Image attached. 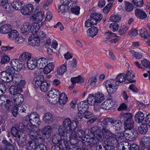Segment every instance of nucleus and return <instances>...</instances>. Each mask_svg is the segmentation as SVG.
<instances>
[{"mask_svg": "<svg viewBox=\"0 0 150 150\" xmlns=\"http://www.w3.org/2000/svg\"><path fill=\"white\" fill-rule=\"evenodd\" d=\"M30 118L31 127L32 125L36 127L39 126L40 123V118L36 112L31 113L30 115Z\"/></svg>", "mask_w": 150, "mask_h": 150, "instance_id": "nucleus-13", "label": "nucleus"}, {"mask_svg": "<svg viewBox=\"0 0 150 150\" xmlns=\"http://www.w3.org/2000/svg\"><path fill=\"white\" fill-rule=\"evenodd\" d=\"M28 135L32 141L36 142L39 144H41L42 143L43 139L38 132L34 130L30 131L28 133Z\"/></svg>", "mask_w": 150, "mask_h": 150, "instance_id": "nucleus-3", "label": "nucleus"}, {"mask_svg": "<svg viewBox=\"0 0 150 150\" xmlns=\"http://www.w3.org/2000/svg\"><path fill=\"white\" fill-rule=\"evenodd\" d=\"M60 93L59 91L57 89H52L48 93V100L51 104H54L57 102V96Z\"/></svg>", "mask_w": 150, "mask_h": 150, "instance_id": "nucleus-5", "label": "nucleus"}, {"mask_svg": "<svg viewBox=\"0 0 150 150\" xmlns=\"http://www.w3.org/2000/svg\"><path fill=\"white\" fill-rule=\"evenodd\" d=\"M105 121L109 126L111 125L116 131L120 130L122 126V123L118 120H113L111 118H107L105 119Z\"/></svg>", "mask_w": 150, "mask_h": 150, "instance_id": "nucleus-2", "label": "nucleus"}, {"mask_svg": "<svg viewBox=\"0 0 150 150\" xmlns=\"http://www.w3.org/2000/svg\"><path fill=\"white\" fill-rule=\"evenodd\" d=\"M34 9L33 5L29 4L24 6L21 10V12L24 15H30Z\"/></svg>", "mask_w": 150, "mask_h": 150, "instance_id": "nucleus-14", "label": "nucleus"}, {"mask_svg": "<svg viewBox=\"0 0 150 150\" xmlns=\"http://www.w3.org/2000/svg\"><path fill=\"white\" fill-rule=\"evenodd\" d=\"M101 141H102V137L97 136L96 137L94 136H93L89 139L88 142H85L84 144L86 145L89 143V145L93 147L96 146L99 144V142H100Z\"/></svg>", "mask_w": 150, "mask_h": 150, "instance_id": "nucleus-10", "label": "nucleus"}, {"mask_svg": "<svg viewBox=\"0 0 150 150\" xmlns=\"http://www.w3.org/2000/svg\"><path fill=\"white\" fill-rule=\"evenodd\" d=\"M44 82V77L42 76L39 75L34 79L33 83L37 87L40 86Z\"/></svg>", "mask_w": 150, "mask_h": 150, "instance_id": "nucleus-27", "label": "nucleus"}, {"mask_svg": "<svg viewBox=\"0 0 150 150\" xmlns=\"http://www.w3.org/2000/svg\"><path fill=\"white\" fill-rule=\"evenodd\" d=\"M67 63L65 62L62 65L58 67L57 69V74L61 75L67 71Z\"/></svg>", "mask_w": 150, "mask_h": 150, "instance_id": "nucleus-41", "label": "nucleus"}, {"mask_svg": "<svg viewBox=\"0 0 150 150\" xmlns=\"http://www.w3.org/2000/svg\"><path fill=\"white\" fill-rule=\"evenodd\" d=\"M125 75L124 73H121L117 76L116 79V81L120 83L125 82L126 78Z\"/></svg>", "mask_w": 150, "mask_h": 150, "instance_id": "nucleus-54", "label": "nucleus"}, {"mask_svg": "<svg viewBox=\"0 0 150 150\" xmlns=\"http://www.w3.org/2000/svg\"><path fill=\"white\" fill-rule=\"evenodd\" d=\"M14 68L11 66H7L5 68V72L9 75H11L12 76H13L15 73V69Z\"/></svg>", "mask_w": 150, "mask_h": 150, "instance_id": "nucleus-58", "label": "nucleus"}, {"mask_svg": "<svg viewBox=\"0 0 150 150\" xmlns=\"http://www.w3.org/2000/svg\"><path fill=\"white\" fill-rule=\"evenodd\" d=\"M39 25V24L37 23H33L32 25L30 24L31 28H30V31L33 34V35H35L36 37H38L39 36L38 33L40 28Z\"/></svg>", "mask_w": 150, "mask_h": 150, "instance_id": "nucleus-20", "label": "nucleus"}, {"mask_svg": "<svg viewBox=\"0 0 150 150\" xmlns=\"http://www.w3.org/2000/svg\"><path fill=\"white\" fill-rule=\"evenodd\" d=\"M96 102L97 103H100L104 100V96L100 92H97L96 93L95 97Z\"/></svg>", "mask_w": 150, "mask_h": 150, "instance_id": "nucleus-53", "label": "nucleus"}, {"mask_svg": "<svg viewBox=\"0 0 150 150\" xmlns=\"http://www.w3.org/2000/svg\"><path fill=\"white\" fill-rule=\"evenodd\" d=\"M133 117L132 114L130 112L121 113L119 116V118L121 119H123L124 121L133 120Z\"/></svg>", "mask_w": 150, "mask_h": 150, "instance_id": "nucleus-37", "label": "nucleus"}, {"mask_svg": "<svg viewBox=\"0 0 150 150\" xmlns=\"http://www.w3.org/2000/svg\"><path fill=\"white\" fill-rule=\"evenodd\" d=\"M121 133L123 134V137L124 136L125 139L131 141L134 140L137 137V132L134 131L126 130L123 134L122 132Z\"/></svg>", "mask_w": 150, "mask_h": 150, "instance_id": "nucleus-11", "label": "nucleus"}, {"mask_svg": "<svg viewBox=\"0 0 150 150\" xmlns=\"http://www.w3.org/2000/svg\"><path fill=\"white\" fill-rule=\"evenodd\" d=\"M92 19L91 18L87 20L85 23V26L86 27H88L92 25H96V23L95 21H93Z\"/></svg>", "mask_w": 150, "mask_h": 150, "instance_id": "nucleus-64", "label": "nucleus"}, {"mask_svg": "<svg viewBox=\"0 0 150 150\" xmlns=\"http://www.w3.org/2000/svg\"><path fill=\"white\" fill-rule=\"evenodd\" d=\"M28 68L31 70L35 69L37 66V60L33 57L26 62Z\"/></svg>", "mask_w": 150, "mask_h": 150, "instance_id": "nucleus-17", "label": "nucleus"}, {"mask_svg": "<svg viewBox=\"0 0 150 150\" xmlns=\"http://www.w3.org/2000/svg\"><path fill=\"white\" fill-rule=\"evenodd\" d=\"M25 105L17 107L16 106H14L13 109L12 113L13 115L16 117L18 115V111L20 112H25L26 109L24 107Z\"/></svg>", "mask_w": 150, "mask_h": 150, "instance_id": "nucleus-25", "label": "nucleus"}, {"mask_svg": "<svg viewBox=\"0 0 150 150\" xmlns=\"http://www.w3.org/2000/svg\"><path fill=\"white\" fill-rule=\"evenodd\" d=\"M12 100L16 105H18L23 102L24 100L23 96L21 93H18L17 95L11 96Z\"/></svg>", "mask_w": 150, "mask_h": 150, "instance_id": "nucleus-15", "label": "nucleus"}, {"mask_svg": "<svg viewBox=\"0 0 150 150\" xmlns=\"http://www.w3.org/2000/svg\"><path fill=\"white\" fill-rule=\"evenodd\" d=\"M30 24L28 23H26L23 24L21 28V33L26 35L30 30Z\"/></svg>", "mask_w": 150, "mask_h": 150, "instance_id": "nucleus-38", "label": "nucleus"}, {"mask_svg": "<svg viewBox=\"0 0 150 150\" xmlns=\"http://www.w3.org/2000/svg\"><path fill=\"white\" fill-rule=\"evenodd\" d=\"M121 139H115L114 140L108 142L107 140L104 141L102 145L106 150H115V146H116L118 144L119 141Z\"/></svg>", "mask_w": 150, "mask_h": 150, "instance_id": "nucleus-6", "label": "nucleus"}, {"mask_svg": "<svg viewBox=\"0 0 150 150\" xmlns=\"http://www.w3.org/2000/svg\"><path fill=\"white\" fill-rule=\"evenodd\" d=\"M35 16H35L31 17L30 18V19L33 20V21H36L38 22H41L44 17V12L41 11L37 12Z\"/></svg>", "mask_w": 150, "mask_h": 150, "instance_id": "nucleus-30", "label": "nucleus"}, {"mask_svg": "<svg viewBox=\"0 0 150 150\" xmlns=\"http://www.w3.org/2000/svg\"><path fill=\"white\" fill-rule=\"evenodd\" d=\"M71 81L73 84L76 83H82L83 82V78L81 76L71 78Z\"/></svg>", "mask_w": 150, "mask_h": 150, "instance_id": "nucleus-56", "label": "nucleus"}, {"mask_svg": "<svg viewBox=\"0 0 150 150\" xmlns=\"http://www.w3.org/2000/svg\"><path fill=\"white\" fill-rule=\"evenodd\" d=\"M31 120L29 116H27L24 117L23 120V123L27 129H30L31 128Z\"/></svg>", "mask_w": 150, "mask_h": 150, "instance_id": "nucleus-40", "label": "nucleus"}, {"mask_svg": "<svg viewBox=\"0 0 150 150\" xmlns=\"http://www.w3.org/2000/svg\"><path fill=\"white\" fill-rule=\"evenodd\" d=\"M130 52L132 54L133 56L136 59H140L142 57V55L141 53L135 52L134 50H131Z\"/></svg>", "mask_w": 150, "mask_h": 150, "instance_id": "nucleus-63", "label": "nucleus"}, {"mask_svg": "<svg viewBox=\"0 0 150 150\" xmlns=\"http://www.w3.org/2000/svg\"><path fill=\"white\" fill-rule=\"evenodd\" d=\"M23 5V2L22 1L19 2L17 1H14L13 5V8H15L16 10H21Z\"/></svg>", "mask_w": 150, "mask_h": 150, "instance_id": "nucleus-49", "label": "nucleus"}, {"mask_svg": "<svg viewBox=\"0 0 150 150\" xmlns=\"http://www.w3.org/2000/svg\"><path fill=\"white\" fill-rule=\"evenodd\" d=\"M134 122L133 120L124 121V129L127 130H131L134 127Z\"/></svg>", "mask_w": 150, "mask_h": 150, "instance_id": "nucleus-36", "label": "nucleus"}, {"mask_svg": "<svg viewBox=\"0 0 150 150\" xmlns=\"http://www.w3.org/2000/svg\"><path fill=\"white\" fill-rule=\"evenodd\" d=\"M21 88L16 86H11L10 88V92L12 96L17 95L18 93H20V92L22 91Z\"/></svg>", "mask_w": 150, "mask_h": 150, "instance_id": "nucleus-39", "label": "nucleus"}, {"mask_svg": "<svg viewBox=\"0 0 150 150\" xmlns=\"http://www.w3.org/2000/svg\"><path fill=\"white\" fill-rule=\"evenodd\" d=\"M63 138H62L61 140H59V143L60 145L62 146L64 145L67 149L68 150L70 146L68 145V142L69 140L67 139V137H63Z\"/></svg>", "mask_w": 150, "mask_h": 150, "instance_id": "nucleus-55", "label": "nucleus"}, {"mask_svg": "<svg viewBox=\"0 0 150 150\" xmlns=\"http://www.w3.org/2000/svg\"><path fill=\"white\" fill-rule=\"evenodd\" d=\"M138 129L139 132L142 134H145L148 131V127L144 123H142Z\"/></svg>", "mask_w": 150, "mask_h": 150, "instance_id": "nucleus-47", "label": "nucleus"}, {"mask_svg": "<svg viewBox=\"0 0 150 150\" xmlns=\"http://www.w3.org/2000/svg\"><path fill=\"white\" fill-rule=\"evenodd\" d=\"M63 126L67 130L69 129L70 131H74L77 127V123L74 120L71 121V119L69 117L65 118L63 122Z\"/></svg>", "mask_w": 150, "mask_h": 150, "instance_id": "nucleus-7", "label": "nucleus"}, {"mask_svg": "<svg viewBox=\"0 0 150 150\" xmlns=\"http://www.w3.org/2000/svg\"><path fill=\"white\" fill-rule=\"evenodd\" d=\"M37 144L34 141H29L26 144V149L27 150H35L37 148Z\"/></svg>", "mask_w": 150, "mask_h": 150, "instance_id": "nucleus-28", "label": "nucleus"}, {"mask_svg": "<svg viewBox=\"0 0 150 150\" xmlns=\"http://www.w3.org/2000/svg\"><path fill=\"white\" fill-rule=\"evenodd\" d=\"M37 60V64L40 69H42L48 64L47 59L44 57L39 58Z\"/></svg>", "mask_w": 150, "mask_h": 150, "instance_id": "nucleus-24", "label": "nucleus"}, {"mask_svg": "<svg viewBox=\"0 0 150 150\" xmlns=\"http://www.w3.org/2000/svg\"><path fill=\"white\" fill-rule=\"evenodd\" d=\"M12 76L11 75H9L4 71L1 73L0 79L2 82H12Z\"/></svg>", "mask_w": 150, "mask_h": 150, "instance_id": "nucleus-18", "label": "nucleus"}, {"mask_svg": "<svg viewBox=\"0 0 150 150\" xmlns=\"http://www.w3.org/2000/svg\"><path fill=\"white\" fill-rule=\"evenodd\" d=\"M93 21H95L96 24L99 22L103 18V16L100 13H92L90 16Z\"/></svg>", "mask_w": 150, "mask_h": 150, "instance_id": "nucleus-32", "label": "nucleus"}, {"mask_svg": "<svg viewBox=\"0 0 150 150\" xmlns=\"http://www.w3.org/2000/svg\"><path fill=\"white\" fill-rule=\"evenodd\" d=\"M67 139L69 141L74 140L77 139L76 134L75 132L74 131H71L68 132L67 136Z\"/></svg>", "mask_w": 150, "mask_h": 150, "instance_id": "nucleus-50", "label": "nucleus"}, {"mask_svg": "<svg viewBox=\"0 0 150 150\" xmlns=\"http://www.w3.org/2000/svg\"><path fill=\"white\" fill-rule=\"evenodd\" d=\"M115 80L110 79L107 81L105 83L106 88L117 86Z\"/></svg>", "mask_w": 150, "mask_h": 150, "instance_id": "nucleus-59", "label": "nucleus"}, {"mask_svg": "<svg viewBox=\"0 0 150 150\" xmlns=\"http://www.w3.org/2000/svg\"><path fill=\"white\" fill-rule=\"evenodd\" d=\"M10 25L8 24H4L0 28V33L5 34H8L11 30Z\"/></svg>", "mask_w": 150, "mask_h": 150, "instance_id": "nucleus-26", "label": "nucleus"}, {"mask_svg": "<svg viewBox=\"0 0 150 150\" xmlns=\"http://www.w3.org/2000/svg\"><path fill=\"white\" fill-rule=\"evenodd\" d=\"M88 103L86 100L82 101L78 103L77 105L78 110L83 112L86 111L88 108Z\"/></svg>", "mask_w": 150, "mask_h": 150, "instance_id": "nucleus-21", "label": "nucleus"}, {"mask_svg": "<svg viewBox=\"0 0 150 150\" xmlns=\"http://www.w3.org/2000/svg\"><path fill=\"white\" fill-rule=\"evenodd\" d=\"M135 14L138 18L141 19H144L147 17L145 12L139 8H137L135 10Z\"/></svg>", "mask_w": 150, "mask_h": 150, "instance_id": "nucleus-19", "label": "nucleus"}, {"mask_svg": "<svg viewBox=\"0 0 150 150\" xmlns=\"http://www.w3.org/2000/svg\"><path fill=\"white\" fill-rule=\"evenodd\" d=\"M54 65L52 62L49 63L45 67L43 68V72L45 74H48L53 69Z\"/></svg>", "mask_w": 150, "mask_h": 150, "instance_id": "nucleus-35", "label": "nucleus"}, {"mask_svg": "<svg viewBox=\"0 0 150 150\" xmlns=\"http://www.w3.org/2000/svg\"><path fill=\"white\" fill-rule=\"evenodd\" d=\"M33 36L34 37H32L31 40H29V43L33 46H38L40 42L39 38L35 37V35Z\"/></svg>", "mask_w": 150, "mask_h": 150, "instance_id": "nucleus-44", "label": "nucleus"}, {"mask_svg": "<svg viewBox=\"0 0 150 150\" xmlns=\"http://www.w3.org/2000/svg\"><path fill=\"white\" fill-rule=\"evenodd\" d=\"M98 28L93 26L89 28L87 31V36L88 37L93 38L96 36L98 32Z\"/></svg>", "mask_w": 150, "mask_h": 150, "instance_id": "nucleus-16", "label": "nucleus"}, {"mask_svg": "<svg viewBox=\"0 0 150 150\" xmlns=\"http://www.w3.org/2000/svg\"><path fill=\"white\" fill-rule=\"evenodd\" d=\"M97 81V79L96 78L93 76L89 79L88 82L91 87H93L96 86Z\"/></svg>", "mask_w": 150, "mask_h": 150, "instance_id": "nucleus-60", "label": "nucleus"}, {"mask_svg": "<svg viewBox=\"0 0 150 150\" xmlns=\"http://www.w3.org/2000/svg\"><path fill=\"white\" fill-rule=\"evenodd\" d=\"M113 103L111 100L109 99L103 102L101 105L102 109L109 110L112 108Z\"/></svg>", "mask_w": 150, "mask_h": 150, "instance_id": "nucleus-23", "label": "nucleus"}, {"mask_svg": "<svg viewBox=\"0 0 150 150\" xmlns=\"http://www.w3.org/2000/svg\"><path fill=\"white\" fill-rule=\"evenodd\" d=\"M125 8L126 10L127 11H131L133 9V6L130 2L125 1Z\"/></svg>", "mask_w": 150, "mask_h": 150, "instance_id": "nucleus-61", "label": "nucleus"}, {"mask_svg": "<svg viewBox=\"0 0 150 150\" xmlns=\"http://www.w3.org/2000/svg\"><path fill=\"white\" fill-rule=\"evenodd\" d=\"M87 102L90 105H95V104L97 103L96 102V100L93 95L92 94L89 95L87 99Z\"/></svg>", "mask_w": 150, "mask_h": 150, "instance_id": "nucleus-52", "label": "nucleus"}, {"mask_svg": "<svg viewBox=\"0 0 150 150\" xmlns=\"http://www.w3.org/2000/svg\"><path fill=\"white\" fill-rule=\"evenodd\" d=\"M103 127L100 126L101 129V132L102 134V141L103 139H106L104 141L107 140L108 141H111L115 139H122L123 138V134L120 132L116 133L114 134L109 130L110 127L105 122Z\"/></svg>", "mask_w": 150, "mask_h": 150, "instance_id": "nucleus-1", "label": "nucleus"}, {"mask_svg": "<svg viewBox=\"0 0 150 150\" xmlns=\"http://www.w3.org/2000/svg\"><path fill=\"white\" fill-rule=\"evenodd\" d=\"M126 79L131 83H134L135 82L136 80H133L134 77V74L131 70H128L126 72Z\"/></svg>", "mask_w": 150, "mask_h": 150, "instance_id": "nucleus-34", "label": "nucleus"}, {"mask_svg": "<svg viewBox=\"0 0 150 150\" xmlns=\"http://www.w3.org/2000/svg\"><path fill=\"white\" fill-rule=\"evenodd\" d=\"M18 36L19 33L16 30H11L8 34V38L13 40L16 39Z\"/></svg>", "mask_w": 150, "mask_h": 150, "instance_id": "nucleus-42", "label": "nucleus"}, {"mask_svg": "<svg viewBox=\"0 0 150 150\" xmlns=\"http://www.w3.org/2000/svg\"><path fill=\"white\" fill-rule=\"evenodd\" d=\"M144 114L141 112H137L134 116L135 121L138 123L142 122L144 119Z\"/></svg>", "mask_w": 150, "mask_h": 150, "instance_id": "nucleus-29", "label": "nucleus"}, {"mask_svg": "<svg viewBox=\"0 0 150 150\" xmlns=\"http://www.w3.org/2000/svg\"><path fill=\"white\" fill-rule=\"evenodd\" d=\"M105 119L103 120L99 123L98 124V126H93L91 129V132L93 134V136H94L95 137H96L97 136H99L102 137L100 132H101V129L100 126L103 127V125L105 123Z\"/></svg>", "mask_w": 150, "mask_h": 150, "instance_id": "nucleus-9", "label": "nucleus"}, {"mask_svg": "<svg viewBox=\"0 0 150 150\" xmlns=\"http://www.w3.org/2000/svg\"><path fill=\"white\" fill-rule=\"evenodd\" d=\"M76 4V1H73L72 2V5H70V6L71 7H73V6H75L71 8V10L72 13L74 14L78 15L79 13L80 8L78 6H75Z\"/></svg>", "mask_w": 150, "mask_h": 150, "instance_id": "nucleus-45", "label": "nucleus"}, {"mask_svg": "<svg viewBox=\"0 0 150 150\" xmlns=\"http://www.w3.org/2000/svg\"><path fill=\"white\" fill-rule=\"evenodd\" d=\"M11 133L13 137L19 139L17 141L18 145L20 146L21 144H23L25 141L26 139L22 136L23 133L21 132H18L16 127H13L11 130Z\"/></svg>", "mask_w": 150, "mask_h": 150, "instance_id": "nucleus-4", "label": "nucleus"}, {"mask_svg": "<svg viewBox=\"0 0 150 150\" xmlns=\"http://www.w3.org/2000/svg\"><path fill=\"white\" fill-rule=\"evenodd\" d=\"M50 87L49 84L46 82L44 81L40 86V88L42 91L45 92L48 91Z\"/></svg>", "mask_w": 150, "mask_h": 150, "instance_id": "nucleus-57", "label": "nucleus"}, {"mask_svg": "<svg viewBox=\"0 0 150 150\" xmlns=\"http://www.w3.org/2000/svg\"><path fill=\"white\" fill-rule=\"evenodd\" d=\"M44 121L47 123H49L53 120L52 115L50 112L46 113L43 116Z\"/></svg>", "mask_w": 150, "mask_h": 150, "instance_id": "nucleus-51", "label": "nucleus"}, {"mask_svg": "<svg viewBox=\"0 0 150 150\" xmlns=\"http://www.w3.org/2000/svg\"><path fill=\"white\" fill-rule=\"evenodd\" d=\"M4 10L6 13H11L13 11V7L12 4L7 2L3 6Z\"/></svg>", "mask_w": 150, "mask_h": 150, "instance_id": "nucleus-48", "label": "nucleus"}, {"mask_svg": "<svg viewBox=\"0 0 150 150\" xmlns=\"http://www.w3.org/2000/svg\"><path fill=\"white\" fill-rule=\"evenodd\" d=\"M105 119L103 120L99 123L98 124V126H93L91 129V132L93 134V136H94L95 137H96L97 136H99L102 137L100 132H101V129L100 126L103 127V125L105 123Z\"/></svg>", "mask_w": 150, "mask_h": 150, "instance_id": "nucleus-8", "label": "nucleus"}, {"mask_svg": "<svg viewBox=\"0 0 150 150\" xmlns=\"http://www.w3.org/2000/svg\"><path fill=\"white\" fill-rule=\"evenodd\" d=\"M59 97V101L60 105H62L66 104L67 100V98L64 93H62Z\"/></svg>", "mask_w": 150, "mask_h": 150, "instance_id": "nucleus-43", "label": "nucleus"}, {"mask_svg": "<svg viewBox=\"0 0 150 150\" xmlns=\"http://www.w3.org/2000/svg\"><path fill=\"white\" fill-rule=\"evenodd\" d=\"M120 16L117 15H112L110 17V20L112 22H118L121 20Z\"/></svg>", "mask_w": 150, "mask_h": 150, "instance_id": "nucleus-62", "label": "nucleus"}, {"mask_svg": "<svg viewBox=\"0 0 150 150\" xmlns=\"http://www.w3.org/2000/svg\"><path fill=\"white\" fill-rule=\"evenodd\" d=\"M150 144V137L145 136L142 138L140 144L141 147H144L147 146Z\"/></svg>", "mask_w": 150, "mask_h": 150, "instance_id": "nucleus-31", "label": "nucleus"}, {"mask_svg": "<svg viewBox=\"0 0 150 150\" xmlns=\"http://www.w3.org/2000/svg\"><path fill=\"white\" fill-rule=\"evenodd\" d=\"M52 131V128L50 126H47L43 128L42 130V132L44 139L48 142L51 140V133Z\"/></svg>", "mask_w": 150, "mask_h": 150, "instance_id": "nucleus-12", "label": "nucleus"}, {"mask_svg": "<svg viewBox=\"0 0 150 150\" xmlns=\"http://www.w3.org/2000/svg\"><path fill=\"white\" fill-rule=\"evenodd\" d=\"M32 58L31 54L27 52H24L19 56V59L21 62H27Z\"/></svg>", "mask_w": 150, "mask_h": 150, "instance_id": "nucleus-22", "label": "nucleus"}, {"mask_svg": "<svg viewBox=\"0 0 150 150\" xmlns=\"http://www.w3.org/2000/svg\"><path fill=\"white\" fill-rule=\"evenodd\" d=\"M140 35L144 39H148L150 38V34L148 32L146 28H143L139 30Z\"/></svg>", "mask_w": 150, "mask_h": 150, "instance_id": "nucleus-46", "label": "nucleus"}, {"mask_svg": "<svg viewBox=\"0 0 150 150\" xmlns=\"http://www.w3.org/2000/svg\"><path fill=\"white\" fill-rule=\"evenodd\" d=\"M70 132L69 130H67L63 125L60 126L58 128L59 134L63 137H67V134Z\"/></svg>", "mask_w": 150, "mask_h": 150, "instance_id": "nucleus-33", "label": "nucleus"}]
</instances>
